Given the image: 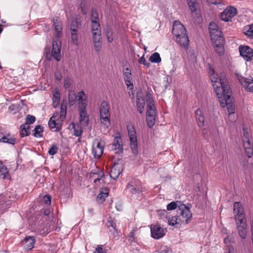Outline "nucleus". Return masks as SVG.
<instances>
[{"instance_id":"33","label":"nucleus","mask_w":253,"mask_h":253,"mask_svg":"<svg viewBox=\"0 0 253 253\" xmlns=\"http://www.w3.org/2000/svg\"><path fill=\"white\" fill-rule=\"evenodd\" d=\"M80 35L79 31L71 32V42L72 44L78 45Z\"/></svg>"},{"instance_id":"27","label":"nucleus","mask_w":253,"mask_h":253,"mask_svg":"<svg viewBox=\"0 0 253 253\" xmlns=\"http://www.w3.org/2000/svg\"><path fill=\"white\" fill-rule=\"evenodd\" d=\"M78 97V101L79 102V105L80 109H82V107H83V105L84 104L85 106L84 108H86L87 104L86 103V100L87 98V97L86 96L85 94H84V92L83 91H81L78 93V95L77 96Z\"/></svg>"},{"instance_id":"52","label":"nucleus","mask_w":253,"mask_h":253,"mask_svg":"<svg viewBox=\"0 0 253 253\" xmlns=\"http://www.w3.org/2000/svg\"><path fill=\"white\" fill-rule=\"evenodd\" d=\"M146 100L148 104H154L152 96L149 92H147L146 94Z\"/></svg>"},{"instance_id":"53","label":"nucleus","mask_w":253,"mask_h":253,"mask_svg":"<svg viewBox=\"0 0 253 253\" xmlns=\"http://www.w3.org/2000/svg\"><path fill=\"white\" fill-rule=\"evenodd\" d=\"M106 37L107 40L109 42H111L113 41V38L112 37V32L110 29H107L106 31Z\"/></svg>"},{"instance_id":"40","label":"nucleus","mask_w":253,"mask_h":253,"mask_svg":"<svg viewBox=\"0 0 253 253\" xmlns=\"http://www.w3.org/2000/svg\"><path fill=\"white\" fill-rule=\"evenodd\" d=\"M157 115L156 108L154 104H147L146 115Z\"/></svg>"},{"instance_id":"13","label":"nucleus","mask_w":253,"mask_h":253,"mask_svg":"<svg viewBox=\"0 0 253 253\" xmlns=\"http://www.w3.org/2000/svg\"><path fill=\"white\" fill-rule=\"evenodd\" d=\"M239 221L238 223H236L237 230L240 237L244 239L246 238L247 233L246 219H243L242 218Z\"/></svg>"},{"instance_id":"15","label":"nucleus","mask_w":253,"mask_h":253,"mask_svg":"<svg viewBox=\"0 0 253 253\" xmlns=\"http://www.w3.org/2000/svg\"><path fill=\"white\" fill-rule=\"evenodd\" d=\"M60 43L59 45L58 43L57 40L54 39L52 43V49L51 51V55L55 58L56 60L59 61L60 60Z\"/></svg>"},{"instance_id":"34","label":"nucleus","mask_w":253,"mask_h":253,"mask_svg":"<svg viewBox=\"0 0 253 253\" xmlns=\"http://www.w3.org/2000/svg\"><path fill=\"white\" fill-rule=\"evenodd\" d=\"M29 125L27 124H24L21 126L20 135L21 137H24L25 136L29 135L30 133V131H29Z\"/></svg>"},{"instance_id":"17","label":"nucleus","mask_w":253,"mask_h":253,"mask_svg":"<svg viewBox=\"0 0 253 253\" xmlns=\"http://www.w3.org/2000/svg\"><path fill=\"white\" fill-rule=\"evenodd\" d=\"M151 233L152 237L156 239L162 238L164 235L163 229L159 225H155L151 227Z\"/></svg>"},{"instance_id":"36","label":"nucleus","mask_w":253,"mask_h":253,"mask_svg":"<svg viewBox=\"0 0 253 253\" xmlns=\"http://www.w3.org/2000/svg\"><path fill=\"white\" fill-rule=\"evenodd\" d=\"M180 220V219L178 216H172L169 219L168 223L169 225L171 226H174L175 225H181L182 224V222Z\"/></svg>"},{"instance_id":"32","label":"nucleus","mask_w":253,"mask_h":253,"mask_svg":"<svg viewBox=\"0 0 253 253\" xmlns=\"http://www.w3.org/2000/svg\"><path fill=\"white\" fill-rule=\"evenodd\" d=\"M8 177L9 174L7 168L0 162V177L5 179L8 178Z\"/></svg>"},{"instance_id":"60","label":"nucleus","mask_w":253,"mask_h":253,"mask_svg":"<svg viewBox=\"0 0 253 253\" xmlns=\"http://www.w3.org/2000/svg\"><path fill=\"white\" fill-rule=\"evenodd\" d=\"M55 77L57 81H60L62 79V76L60 72L56 71L55 73Z\"/></svg>"},{"instance_id":"9","label":"nucleus","mask_w":253,"mask_h":253,"mask_svg":"<svg viewBox=\"0 0 253 253\" xmlns=\"http://www.w3.org/2000/svg\"><path fill=\"white\" fill-rule=\"evenodd\" d=\"M236 76L241 84L243 85L248 91L253 92V78L252 77L245 78L239 74H237Z\"/></svg>"},{"instance_id":"3","label":"nucleus","mask_w":253,"mask_h":253,"mask_svg":"<svg viewBox=\"0 0 253 253\" xmlns=\"http://www.w3.org/2000/svg\"><path fill=\"white\" fill-rule=\"evenodd\" d=\"M91 30L92 34V39L95 50L97 52L100 51L102 45L101 28L99 21H91Z\"/></svg>"},{"instance_id":"23","label":"nucleus","mask_w":253,"mask_h":253,"mask_svg":"<svg viewBox=\"0 0 253 253\" xmlns=\"http://www.w3.org/2000/svg\"><path fill=\"white\" fill-rule=\"evenodd\" d=\"M223 39H219L218 41L216 40L213 42L214 49L219 55H223L224 52V48L223 46Z\"/></svg>"},{"instance_id":"19","label":"nucleus","mask_w":253,"mask_h":253,"mask_svg":"<svg viewBox=\"0 0 253 253\" xmlns=\"http://www.w3.org/2000/svg\"><path fill=\"white\" fill-rule=\"evenodd\" d=\"M122 165L119 163H114L111 170L110 176L112 178L116 179L122 172Z\"/></svg>"},{"instance_id":"39","label":"nucleus","mask_w":253,"mask_h":253,"mask_svg":"<svg viewBox=\"0 0 253 253\" xmlns=\"http://www.w3.org/2000/svg\"><path fill=\"white\" fill-rule=\"evenodd\" d=\"M15 141L16 140L14 138L10 137L9 135L7 136H3L1 138H0V141L12 145L15 144Z\"/></svg>"},{"instance_id":"48","label":"nucleus","mask_w":253,"mask_h":253,"mask_svg":"<svg viewBox=\"0 0 253 253\" xmlns=\"http://www.w3.org/2000/svg\"><path fill=\"white\" fill-rule=\"evenodd\" d=\"M69 102L71 105H73L77 99V96L74 93H70L68 95Z\"/></svg>"},{"instance_id":"61","label":"nucleus","mask_w":253,"mask_h":253,"mask_svg":"<svg viewBox=\"0 0 253 253\" xmlns=\"http://www.w3.org/2000/svg\"><path fill=\"white\" fill-rule=\"evenodd\" d=\"M134 233L132 232H131L128 236V241L130 242V243L134 242Z\"/></svg>"},{"instance_id":"43","label":"nucleus","mask_w":253,"mask_h":253,"mask_svg":"<svg viewBox=\"0 0 253 253\" xmlns=\"http://www.w3.org/2000/svg\"><path fill=\"white\" fill-rule=\"evenodd\" d=\"M245 33L246 35L250 38H253V24L247 26L245 29Z\"/></svg>"},{"instance_id":"11","label":"nucleus","mask_w":253,"mask_h":253,"mask_svg":"<svg viewBox=\"0 0 253 253\" xmlns=\"http://www.w3.org/2000/svg\"><path fill=\"white\" fill-rule=\"evenodd\" d=\"M234 213L235 214L234 218L236 223L241 221V219H246L244 214V211L243 207L239 202H235L234 204Z\"/></svg>"},{"instance_id":"28","label":"nucleus","mask_w":253,"mask_h":253,"mask_svg":"<svg viewBox=\"0 0 253 253\" xmlns=\"http://www.w3.org/2000/svg\"><path fill=\"white\" fill-rule=\"evenodd\" d=\"M109 194V189L107 188L102 189L97 196V201L100 203L103 202Z\"/></svg>"},{"instance_id":"30","label":"nucleus","mask_w":253,"mask_h":253,"mask_svg":"<svg viewBox=\"0 0 253 253\" xmlns=\"http://www.w3.org/2000/svg\"><path fill=\"white\" fill-rule=\"evenodd\" d=\"M210 33L211 40L213 42L216 40L218 41L219 39H223L221 36V32L219 30V28L214 29V30L211 31Z\"/></svg>"},{"instance_id":"25","label":"nucleus","mask_w":253,"mask_h":253,"mask_svg":"<svg viewBox=\"0 0 253 253\" xmlns=\"http://www.w3.org/2000/svg\"><path fill=\"white\" fill-rule=\"evenodd\" d=\"M23 243L25 249L27 250H30L33 248L35 243V240L34 237L29 236L25 238L24 240L23 241Z\"/></svg>"},{"instance_id":"2","label":"nucleus","mask_w":253,"mask_h":253,"mask_svg":"<svg viewBox=\"0 0 253 253\" xmlns=\"http://www.w3.org/2000/svg\"><path fill=\"white\" fill-rule=\"evenodd\" d=\"M172 33L179 45L187 49L189 45V38L184 26L179 21H175L173 23Z\"/></svg>"},{"instance_id":"42","label":"nucleus","mask_w":253,"mask_h":253,"mask_svg":"<svg viewBox=\"0 0 253 253\" xmlns=\"http://www.w3.org/2000/svg\"><path fill=\"white\" fill-rule=\"evenodd\" d=\"M196 117L198 121L199 126H203L204 123V118L202 115V112L199 109H197L196 112Z\"/></svg>"},{"instance_id":"18","label":"nucleus","mask_w":253,"mask_h":253,"mask_svg":"<svg viewBox=\"0 0 253 253\" xmlns=\"http://www.w3.org/2000/svg\"><path fill=\"white\" fill-rule=\"evenodd\" d=\"M84 104H83L82 109H80V123L83 126H86L88 124V117L85 111L86 108H84Z\"/></svg>"},{"instance_id":"41","label":"nucleus","mask_w":253,"mask_h":253,"mask_svg":"<svg viewBox=\"0 0 253 253\" xmlns=\"http://www.w3.org/2000/svg\"><path fill=\"white\" fill-rule=\"evenodd\" d=\"M149 60L152 63H158L161 61V58L158 52H155L150 57Z\"/></svg>"},{"instance_id":"21","label":"nucleus","mask_w":253,"mask_h":253,"mask_svg":"<svg viewBox=\"0 0 253 253\" xmlns=\"http://www.w3.org/2000/svg\"><path fill=\"white\" fill-rule=\"evenodd\" d=\"M112 149L115 151L116 153H120L123 152L122 140L120 136H116L114 138Z\"/></svg>"},{"instance_id":"49","label":"nucleus","mask_w":253,"mask_h":253,"mask_svg":"<svg viewBox=\"0 0 253 253\" xmlns=\"http://www.w3.org/2000/svg\"><path fill=\"white\" fill-rule=\"evenodd\" d=\"M91 20L99 21L98 14L96 10L92 9L91 11Z\"/></svg>"},{"instance_id":"31","label":"nucleus","mask_w":253,"mask_h":253,"mask_svg":"<svg viewBox=\"0 0 253 253\" xmlns=\"http://www.w3.org/2000/svg\"><path fill=\"white\" fill-rule=\"evenodd\" d=\"M70 127L74 129V135L79 137L82 135L83 131L81 126H76L74 123H72L70 125Z\"/></svg>"},{"instance_id":"6","label":"nucleus","mask_w":253,"mask_h":253,"mask_svg":"<svg viewBox=\"0 0 253 253\" xmlns=\"http://www.w3.org/2000/svg\"><path fill=\"white\" fill-rule=\"evenodd\" d=\"M218 98L219 99L220 106L223 108L227 107L229 115H230L232 114H234L233 99V97H231L230 93L225 92L222 96Z\"/></svg>"},{"instance_id":"50","label":"nucleus","mask_w":253,"mask_h":253,"mask_svg":"<svg viewBox=\"0 0 253 253\" xmlns=\"http://www.w3.org/2000/svg\"><path fill=\"white\" fill-rule=\"evenodd\" d=\"M36 121V118L34 116L28 115L26 118V123L28 125L34 123Z\"/></svg>"},{"instance_id":"37","label":"nucleus","mask_w":253,"mask_h":253,"mask_svg":"<svg viewBox=\"0 0 253 253\" xmlns=\"http://www.w3.org/2000/svg\"><path fill=\"white\" fill-rule=\"evenodd\" d=\"M81 26V23L77 19L73 20L70 24V31L75 32L78 31V29Z\"/></svg>"},{"instance_id":"5","label":"nucleus","mask_w":253,"mask_h":253,"mask_svg":"<svg viewBox=\"0 0 253 253\" xmlns=\"http://www.w3.org/2000/svg\"><path fill=\"white\" fill-rule=\"evenodd\" d=\"M251 137L250 132L244 128L242 140L246 155L249 158L252 157L253 155V145L250 141Z\"/></svg>"},{"instance_id":"54","label":"nucleus","mask_w":253,"mask_h":253,"mask_svg":"<svg viewBox=\"0 0 253 253\" xmlns=\"http://www.w3.org/2000/svg\"><path fill=\"white\" fill-rule=\"evenodd\" d=\"M72 84V80L69 78H66L64 80V86L66 88H69Z\"/></svg>"},{"instance_id":"10","label":"nucleus","mask_w":253,"mask_h":253,"mask_svg":"<svg viewBox=\"0 0 253 253\" xmlns=\"http://www.w3.org/2000/svg\"><path fill=\"white\" fill-rule=\"evenodd\" d=\"M237 13V11L235 8L233 6H229L224 9L221 13L220 18L223 21H228L235 16Z\"/></svg>"},{"instance_id":"26","label":"nucleus","mask_w":253,"mask_h":253,"mask_svg":"<svg viewBox=\"0 0 253 253\" xmlns=\"http://www.w3.org/2000/svg\"><path fill=\"white\" fill-rule=\"evenodd\" d=\"M187 54L189 63L194 66L197 63V52L194 49H190L188 50Z\"/></svg>"},{"instance_id":"57","label":"nucleus","mask_w":253,"mask_h":253,"mask_svg":"<svg viewBox=\"0 0 253 253\" xmlns=\"http://www.w3.org/2000/svg\"><path fill=\"white\" fill-rule=\"evenodd\" d=\"M209 32L211 33V31L214 30L218 28V26L214 22H211L209 25Z\"/></svg>"},{"instance_id":"12","label":"nucleus","mask_w":253,"mask_h":253,"mask_svg":"<svg viewBox=\"0 0 253 253\" xmlns=\"http://www.w3.org/2000/svg\"><path fill=\"white\" fill-rule=\"evenodd\" d=\"M240 54L246 60L250 61L252 59L253 53V49L248 46H240L239 47Z\"/></svg>"},{"instance_id":"56","label":"nucleus","mask_w":253,"mask_h":253,"mask_svg":"<svg viewBox=\"0 0 253 253\" xmlns=\"http://www.w3.org/2000/svg\"><path fill=\"white\" fill-rule=\"evenodd\" d=\"M138 62L140 64H143L144 66L148 67L150 66V63H148V62H147L144 57V56H142L141 57L139 60H138Z\"/></svg>"},{"instance_id":"58","label":"nucleus","mask_w":253,"mask_h":253,"mask_svg":"<svg viewBox=\"0 0 253 253\" xmlns=\"http://www.w3.org/2000/svg\"><path fill=\"white\" fill-rule=\"evenodd\" d=\"M44 202L46 205L51 204V197L49 195H45L43 198Z\"/></svg>"},{"instance_id":"38","label":"nucleus","mask_w":253,"mask_h":253,"mask_svg":"<svg viewBox=\"0 0 253 253\" xmlns=\"http://www.w3.org/2000/svg\"><path fill=\"white\" fill-rule=\"evenodd\" d=\"M127 129L128 130V134L130 140H135L136 139V132L134 128L132 126H127Z\"/></svg>"},{"instance_id":"55","label":"nucleus","mask_w":253,"mask_h":253,"mask_svg":"<svg viewBox=\"0 0 253 253\" xmlns=\"http://www.w3.org/2000/svg\"><path fill=\"white\" fill-rule=\"evenodd\" d=\"M177 205L176 203L172 202L167 205V210L168 211L174 210L176 208Z\"/></svg>"},{"instance_id":"64","label":"nucleus","mask_w":253,"mask_h":253,"mask_svg":"<svg viewBox=\"0 0 253 253\" xmlns=\"http://www.w3.org/2000/svg\"><path fill=\"white\" fill-rule=\"evenodd\" d=\"M159 214L161 216L163 215L164 216L166 217L168 214V212L167 211L163 210V211H158Z\"/></svg>"},{"instance_id":"1","label":"nucleus","mask_w":253,"mask_h":253,"mask_svg":"<svg viewBox=\"0 0 253 253\" xmlns=\"http://www.w3.org/2000/svg\"><path fill=\"white\" fill-rule=\"evenodd\" d=\"M210 75V79L214 88L215 92L218 98H220L224 95V93H231L229 85L226 82V79L223 74H220L219 76L214 74L213 70Z\"/></svg>"},{"instance_id":"63","label":"nucleus","mask_w":253,"mask_h":253,"mask_svg":"<svg viewBox=\"0 0 253 253\" xmlns=\"http://www.w3.org/2000/svg\"><path fill=\"white\" fill-rule=\"evenodd\" d=\"M161 253H172V252L169 248L165 247L163 250L161 251Z\"/></svg>"},{"instance_id":"46","label":"nucleus","mask_w":253,"mask_h":253,"mask_svg":"<svg viewBox=\"0 0 253 253\" xmlns=\"http://www.w3.org/2000/svg\"><path fill=\"white\" fill-rule=\"evenodd\" d=\"M130 147L134 155H136L138 153L137 151V140H130Z\"/></svg>"},{"instance_id":"16","label":"nucleus","mask_w":253,"mask_h":253,"mask_svg":"<svg viewBox=\"0 0 253 253\" xmlns=\"http://www.w3.org/2000/svg\"><path fill=\"white\" fill-rule=\"evenodd\" d=\"M58 115V113H56V115L53 114L50 118L48 122V126L53 131H58L62 128L61 124L60 122H57L55 119V118Z\"/></svg>"},{"instance_id":"20","label":"nucleus","mask_w":253,"mask_h":253,"mask_svg":"<svg viewBox=\"0 0 253 253\" xmlns=\"http://www.w3.org/2000/svg\"><path fill=\"white\" fill-rule=\"evenodd\" d=\"M124 76L125 82L127 87L130 89H132L133 88V85L132 84V78L130 69L128 68H126V71L124 72Z\"/></svg>"},{"instance_id":"44","label":"nucleus","mask_w":253,"mask_h":253,"mask_svg":"<svg viewBox=\"0 0 253 253\" xmlns=\"http://www.w3.org/2000/svg\"><path fill=\"white\" fill-rule=\"evenodd\" d=\"M34 136L35 137H38L42 136L43 129L42 127L41 126L38 125L36 126L34 129Z\"/></svg>"},{"instance_id":"22","label":"nucleus","mask_w":253,"mask_h":253,"mask_svg":"<svg viewBox=\"0 0 253 253\" xmlns=\"http://www.w3.org/2000/svg\"><path fill=\"white\" fill-rule=\"evenodd\" d=\"M104 144L101 142H97L96 146L93 145L92 153L95 158H99L103 154Z\"/></svg>"},{"instance_id":"59","label":"nucleus","mask_w":253,"mask_h":253,"mask_svg":"<svg viewBox=\"0 0 253 253\" xmlns=\"http://www.w3.org/2000/svg\"><path fill=\"white\" fill-rule=\"evenodd\" d=\"M66 114V107H65V108L63 107V106L62 105L61 107V110H60V117L61 118H65V115Z\"/></svg>"},{"instance_id":"51","label":"nucleus","mask_w":253,"mask_h":253,"mask_svg":"<svg viewBox=\"0 0 253 253\" xmlns=\"http://www.w3.org/2000/svg\"><path fill=\"white\" fill-rule=\"evenodd\" d=\"M58 148L56 145H52L48 150V154L50 155H53L55 154L57 152Z\"/></svg>"},{"instance_id":"24","label":"nucleus","mask_w":253,"mask_h":253,"mask_svg":"<svg viewBox=\"0 0 253 253\" xmlns=\"http://www.w3.org/2000/svg\"><path fill=\"white\" fill-rule=\"evenodd\" d=\"M90 180H92L93 182L97 185V182H104V173L100 171L99 173H91L90 176Z\"/></svg>"},{"instance_id":"45","label":"nucleus","mask_w":253,"mask_h":253,"mask_svg":"<svg viewBox=\"0 0 253 253\" xmlns=\"http://www.w3.org/2000/svg\"><path fill=\"white\" fill-rule=\"evenodd\" d=\"M53 104L56 105L59 104L60 101V92L58 90H55L53 95Z\"/></svg>"},{"instance_id":"62","label":"nucleus","mask_w":253,"mask_h":253,"mask_svg":"<svg viewBox=\"0 0 253 253\" xmlns=\"http://www.w3.org/2000/svg\"><path fill=\"white\" fill-rule=\"evenodd\" d=\"M93 253H103V248L100 246H98Z\"/></svg>"},{"instance_id":"8","label":"nucleus","mask_w":253,"mask_h":253,"mask_svg":"<svg viewBox=\"0 0 253 253\" xmlns=\"http://www.w3.org/2000/svg\"><path fill=\"white\" fill-rule=\"evenodd\" d=\"M126 190L132 195L140 194L142 192L140 181L139 180L131 181L127 185Z\"/></svg>"},{"instance_id":"14","label":"nucleus","mask_w":253,"mask_h":253,"mask_svg":"<svg viewBox=\"0 0 253 253\" xmlns=\"http://www.w3.org/2000/svg\"><path fill=\"white\" fill-rule=\"evenodd\" d=\"M53 25L55 30V39L60 38L62 36V25L61 21L57 17L53 18Z\"/></svg>"},{"instance_id":"29","label":"nucleus","mask_w":253,"mask_h":253,"mask_svg":"<svg viewBox=\"0 0 253 253\" xmlns=\"http://www.w3.org/2000/svg\"><path fill=\"white\" fill-rule=\"evenodd\" d=\"M145 100L141 97L137 95L136 106L137 111L140 113H142L144 110Z\"/></svg>"},{"instance_id":"7","label":"nucleus","mask_w":253,"mask_h":253,"mask_svg":"<svg viewBox=\"0 0 253 253\" xmlns=\"http://www.w3.org/2000/svg\"><path fill=\"white\" fill-rule=\"evenodd\" d=\"M179 215H178L180 220L181 221L182 223L188 224L189 223L192 218V213L190 210L189 208L184 204H180L178 206Z\"/></svg>"},{"instance_id":"4","label":"nucleus","mask_w":253,"mask_h":253,"mask_svg":"<svg viewBox=\"0 0 253 253\" xmlns=\"http://www.w3.org/2000/svg\"><path fill=\"white\" fill-rule=\"evenodd\" d=\"M99 112L100 123L105 128H108L110 125V114L109 106L107 102L103 101L101 103Z\"/></svg>"},{"instance_id":"47","label":"nucleus","mask_w":253,"mask_h":253,"mask_svg":"<svg viewBox=\"0 0 253 253\" xmlns=\"http://www.w3.org/2000/svg\"><path fill=\"white\" fill-rule=\"evenodd\" d=\"M188 4L192 12H195L197 9L196 0H187Z\"/></svg>"},{"instance_id":"35","label":"nucleus","mask_w":253,"mask_h":253,"mask_svg":"<svg viewBox=\"0 0 253 253\" xmlns=\"http://www.w3.org/2000/svg\"><path fill=\"white\" fill-rule=\"evenodd\" d=\"M156 116L153 115H146V123L150 128H152L155 124Z\"/></svg>"}]
</instances>
